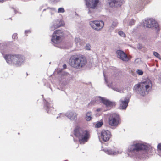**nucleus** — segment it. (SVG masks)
I'll return each instance as SVG.
<instances>
[{"mask_svg":"<svg viewBox=\"0 0 161 161\" xmlns=\"http://www.w3.org/2000/svg\"><path fill=\"white\" fill-rule=\"evenodd\" d=\"M91 26L94 30L100 31L103 27L104 23L102 20H95L91 21L89 23Z\"/></svg>","mask_w":161,"mask_h":161,"instance_id":"obj_10","label":"nucleus"},{"mask_svg":"<svg viewBox=\"0 0 161 161\" xmlns=\"http://www.w3.org/2000/svg\"><path fill=\"white\" fill-rule=\"evenodd\" d=\"M64 75L66 77L65 78L67 79V82L68 83L72 79V77L71 75L68 73H65Z\"/></svg>","mask_w":161,"mask_h":161,"instance_id":"obj_25","label":"nucleus"},{"mask_svg":"<svg viewBox=\"0 0 161 161\" xmlns=\"http://www.w3.org/2000/svg\"><path fill=\"white\" fill-rule=\"evenodd\" d=\"M137 48L138 49L140 50L142 48V44H137Z\"/></svg>","mask_w":161,"mask_h":161,"instance_id":"obj_36","label":"nucleus"},{"mask_svg":"<svg viewBox=\"0 0 161 161\" xmlns=\"http://www.w3.org/2000/svg\"><path fill=\"white\" fill-rule=\"evenodd\" d=\"M64 24V22L62 20H57L54 24L51 26L50 29L51 31H53L55 29L63 26Z\"/></svg>","mask_w":161,"mask_h":161,"instance_id":"obj_17","label":"nucleus"},{"mask_svg":"<svg viewBox=\"0 0 161 161\" xmlns=\"http://www.w3.org/2000/svg\"><path fill=\"white\" fill-rule=\"evenodd\" d=\"M74 135L77 137L80 143H84L87 142L89 138V134L86 130H83L78 126L75 127L74 130Z\"/></svg>","mask_w":161,"mask_h":161,"instance_id":"obj_5","label":"nucleus"},{"mask_svg":"<svg viewBox=\"0 0 161 161\" xmlns=\"http://www.w3.org/2000/svg\"><path fill=\"white\" fill-rule=\"evenodd\" d=\"M147 0H137V2L138 4H139L141 6V8L139 10H141L143 6H142V5H143V3L146 1L147 2Z\"/></svg>","mask_w":161,"mask_h":161,"instance_id":"obj_24","label":"nucleus"},{"mask_svg":"<svg viewBox=\"0 0 161 161\" xmlns=\"http://www.w3.org/2000/svg\"><path fill=\"white\" fill-rule=\"evenodd\" d=\"M149 147L142 142H135L128 147L127 153L130 157L139 158H146L147 156V151Z\"/></svg>","mask_w":161,"mask_h":161,"instance_id":"obj_1","label":"nucleus"},{"mask_svg":"<svg viewBox=\"0 0 161 161\" xmlns=\"http://www.w3.org/2000/svg\"><path fill=\"white\" fill-rule=\"evenodd\" d=\"M87 63L86 58L82 55L74 56L69 59V64L73 68L80 69L84 67Z\"/></svg>","mask_w":161,"mask_h":161,"instance_id":"obj_3","label":"nucleus"},{"mask_svg":"<svg viewBox=\"0 0 161 161\" xmlns=\"http://www.w3.org/2000/svg\"><path fill=\"white\" fill-rule=\"evenodd\" d=\"M153 55L158 58L160 59L161 57L160 54L156 52H153Z\"/></svg>","mask_w":161,"mask_h":161,"instance_id":"obj_28","label":"nucleus"},{"mask_svg":"<svg viewBox=\"0 0 161 161\" xmlns=\"http://www.w3.org/2000/svg\"><path fill=\"white\" fill-rule=\"evenodd\" d=\"M109 125H110V120H109Z\"/></svg>","mask_w":161,"mask_h":161,"instance_id":"obj_45","label":"nucleus"},{"mask_svg":"<svg viewBox=\"0 0 161 161\" xmlns=\"http://www.w3.org/2000/svg\"><path fill=\"white\" fill-rule=\"evenodd\" d=\"M96 100L97 103H102L107 107L110 106L111 105V102L104 97H96Z\"/></svg>","mask_w":161,"mask_h":161,"instance_id":"obj_14","label":"nucleus"},{"mask_svg":"<svg viewBox=\"0 0 161 161\" xmlns=\"http://www.w3.org/2000/svg\"><path fill=\"white\" fill-rule=\"evenodd\" d=\"M103 75L104 77L105 82L107 85V86L110 88V84L108 83V77L106 75V74L104 72L103 73Z\"/></svg>","mask_w":161,"mask_h":161,"instance_id":"obj_21","label":"nucleus"},{"mask_svg":"<svg viewBox=\"0 0 161 161\" xmlns=\"http://www.w3.org/2000/svg\"><path fill=\"white\" fill-rule=\"evenodd\" d=\"M135 21L133 19H125L123 21V24L125 26H131L134 24Z\"/></svg>","mask_w":161,"mask_h":161,"instance_id":"obj_18","label":"nucleus"},{"mask_svg":"<svg viewBox=\"0 0 161 161\" xmlns=\"http://www.w3.org/2000/svg\"><path fill=\"white\" fill-rule=\"evenodd\" d=\"M101 109L99 108H98L97 109V112H98V111H101Z\"/></svg>","mask_w":161,"mask_h":161,"instance_id":"obj_42","label":"nucleus"},{"mask_svg":"<svg viewBox=\"0 0 161 161\" xmlns=\"http://www.w3.org/2000/svg\"><path fill=\"white\" fill-rule=\"evenodd\" d=\"M85 49L87 50H90V46L89 44H87L86 45L85 47Z\"/></svg>","mask_w":161,"mask_h":161,"instance_id":"obj_35","label":"nucleus"},{"mask_svg":"<svg viewBox=\"0 0 161 161\" xmlns=\"http://www.w3.org/2000/svg\"><path fill=\"white\" fill-rule=\"evenodd\" d=\"M129 102V98L128 97L124 99H121L119 101V108L122 110L125 109L128 106Z\"/></svg>","mask_w":161,"mask_h":161,"instance_id":"obj_12","label":"nucleus"},{"mask_svg":"<svg viewBox=\"0 0 161 161\" xmlns=\"http://www.w3.org/2000/svg\"><path fill=\"white\" fill-rule=\"evenodd\" d=\"M143 25L146 27L155 29L157 31L160 30V28L158 23L155 19L152 18L145 20L143 22Z\"/></svg>","mask_w":161,"mask_h":161,"instance_id":"obj_6","label":"nucleus"},{"mask_svg":"<svg viewBox=\"0 0 161 161\" xmlns=\"http://www.w3.org/2000/svg\"><path fill=\"white\" fill-rule=\"evenodd\" d=\"M158 149L161 150V143L159 144L157 146Z\"/></svg>","mask_w":161,"mask_h":161,"instance_id":"obj_38","label":"nucleus"},{"mask_svg":"<svg viewBox=\"0 0 161 161\" xmlns=\"http://www.w3.org/2000/svg\"><path fill=\"white\" fill-rule=\"evenodd\" d=\"M104 152L107 154L110 155V151L107 148H105L103 150Z\"/></svg>","mask_w":161,"mask_h":161,"instance_id":"obj_33","label":"nucleus"},{"mask_svg":"<svg viewBox=\"0 0 161 161\" xmlns=\"http://www.w3.org/2000/svg\"><path fill=\"white\" fill-rule=\"evenodd\" d=\"M60 115H61V116H64V114H60Z\"/></svg>","mask_w":161,"mask_h":161,"instance_id":"obj_44","label":"nucleus"},{"mask_svg":"<svg viewBox=\"0 0 161 161\" xmlns=\"http://www.w3.org/2000/svg\"><path fill=\"white\" fill-rule=\"evenodd\" d=\"M120 119L118 114L115 113L111 114V129H115L120 124Z\"/></svg>","mask_w":161,"mask_h":161,"instance_id":"obj_9","label":"nucleus"},{"mask_svg":"<svg viewBox=\"0 0 161 161\" xmlns=\"http://www.w3.org/2000/svg\"><path fill=\"white\" fill-rule=\"evenodd\" d=\"M65 12L64 9L62 8H59L58 11V13H63Z\"/></svg>","mask_w":161,"mask_h":161,"instance_id":"obj_32","label":"nucleus"},{"mask_svg":"<svg viewBox=\"0 0 161 161\" xmlns=\"http://www.w3.org/2000/svg\"><path fill=\"white\" fill-rule=\"evenodd\" d=\"M62 31L59 30L55 31L52 35L51 41L53 44H57L59 43L63 36Z\"/></svg>","mask_w":161,"mask_h":161,"instance_id":"obj_8","label":"nucleus"},{"mask_svg":"<svg viewBox=\"0 0 161 161\" xmlns=\"http://www.w3.org/2000/svg\"><path fill=\"white\" fill-rule=\"evenodd\" d=\"M137 73L139 75H142L143 74V71L142 70H140V69L137 70Z\"/></svg>","mask_w":161,"mask_h":161,"instance_id":"obj_34","label":"nucleus"},{"mask_svg":"<svg viewBox=\"0 0 161 161\" xmlns=\"http://www.w3.org/2000/svg\"><path fill=\"white\" fill-rule=\"evenodd\" d=\"M30 32V30L25 31V33L26 34V32Z\"/></svg>","mask_w":161,"mask_h":161,"instance_id":"obj_41","label":"nucleus"},{"mask_svg":"<svg viewBox=\"0 0 161 161\" xmlns=\"http://www.w3.org/2000/svg\"><path fill=\"white\" fill-rule=\"evenodd\" d=\"M86 4L87 7L89 8V11L88 14L92 16H92V13L93 10H91L92 9H95L97 8L98 6L100 4V1L99 0H85Z\"/></svg>","mask_w":161,"mask_h":161,"instance_id":"obj_7","label":"nucleus"},{"mask_svg":"<svg viewBox=\"0 0 161 161\" xmlns=\"http://www.w3.org/2000/svg\"><path fill=\"white\" fill-rule=\"evenodd\" d=\"M93 116L92 112L90 111H89L86 112L85 114V120L87 121H89L93 118Z\"/></svg>","mask_w":161,"mask_h":161,"instance_id":"obj_19","label":"nucleus"},{"mask_svg":"<svg viewBox=\"0 0 161 161\" xmlns=\"http://www.w3.org/2000/svg\"><path fill=\"white\" fill-rule=\"evenodd\" d=\"M118 24V22L117 20L114 19L113 20L112 24H111V28H114V27L116 26Z\"/></svg>","mask_w":161,"mask_h":161,"instance_id":"obj_26","label":"nucleus"},{"mask_svg":"<svg viewBox=\"0 0 161 161\" xmlns=\"http://www.w3.org/2000/svg\"><path fill=\"white\" fill-rule=\"evenodd\" d=\"M124 2V0H111V7H120Z\"/></svg>","mask_w":161,"mask_h":161,"instance_id":"obj_16","label":"nucleus"},{"mask_svg":"<svg viewBox=\"0 0 161 161\" xmlns=\"http://www.w3.org/2000/svg\"><path fill=\"white\" fill-rule=\"evenodd\" d=\"M109 5L110 4V2H109Z\"/></svg>","mask_w":161,"mask_h":161,"instance_id":"obj_47","label":"nucleus"},{"mask_svg":"<svg viewBox=\"0 0 161 161\" xmlns=\"http://www.w3.org/2000/svg\"><path fill=\"white\" fill-rule=\"evenodd\" d=\"M45 10V9H44L43 10V11H44Z\"/></svg>","mask_w":161,"mask_h":161,"instance_id":"obj_48","label":"nucleus"},{"mask_svg":"<svg viewBox=\"0 0 161 161\" xmlns=\"http://www.w3.org/2000/svg\"><path fill=\"white\" fill-rule=\"evenodd\" d=\"M17 36V34L16 33L14 34L12 36V37L13 38L15 39Z\"/></svg>","mask_w":161,"mask_h":161,"instance_id":"obj_39","label":"nucleus"},{"mask_svg":"<svg viewBox=\"0 0 161 161\" xmlns=\"http://www.w3.org/2000/svg\"><path fill=\"white\" fill-rule=\"evenodd\" d=\"M65 115L71 120L74 121L76 119L77 114L73 111H69L66 113Z\"/></svg>","mask_w":161,"mask_h":161,"instance_id":"obj_15","label":"nucleus"},{"mask_svg":"<svg viewBox=\"0 0 161 161\" xmlns=\"http://www.w3.org/2000/svg\"><path fill=\"white\" fill-rule=\"evenodd\" d=\"M122 153V151H111V155H116L118 154H120Z\"/></svg>","mask_w":161,"mask_h":161,"instance_id":"obj_29","label":"nucleus"},{"mask_svg":"<svg viewBox=\"0 0 161 161\" xmlns=\"http://www.w3.org/2000/svg\"><path fill=\"white\" fill-rule=\"evenodd\" d=\"M4 1V0H0V2H3Z\"/></svg>","mask_w":161,"mask_h":161,"instance_id":"obj_43","label":"nucleus"},{"mask_svg":"<svg viewBox=\"0 0 161 161\" xmlns=\"http://www.w3.org/2000/svg\"><path fill=\"white\" fill-rule=\"evenodd\" d=\"M45 106L46 110L47 111V112L48 113L50 112V111L49 112L48 109L51 110L53 108L52 104H49L47 102H46V103H45Z\"/></svg>","mask_w":161,"mask_h":161,"instance_id":"obj_20","label":"nucleus"},{"mask_svg":"<svg viewBox=\"0 0 161 161\" xmlns=\"http://www.w3.org/2000/svg\"><path fill=\"white\" fill-rule=\"evenodd\" d=\"M66 67V65L65 64L63 65V68L64 69H65Z\"/></svg>","mask_w":161,"mask_h":161,"instance_id":"obj_40","label":"nucleus"},{"mask_svg":"<svg viewBox=\"0 0 161 161\" xmlns=\"http://www.w3.org/2000/svg\"><path fill=\"white\" fill-rule=\"evenodd\" d=\"M75 41L77 46H78L79 45H81V41L80 38L78 37L75 38Z\"/></svg>","mask_w":161,"mask_h":161,"instance_id":"obj_23","label":"nucleus"},{"mask_svg":"<svg viewBox=\"0 0 161 161\" xmlns=\"http://www.w3.org/2000/svg\"><path fill=\"white\" fill-rule=\"evenodd\" d=\"M152 85L151 81L149 79L135 85L133 90L137 94L144 96L147 94L148 92L152 89Z\"/></svg>","mask_w":161,"mask_h":161,"instance_id":"obj_2","label":"nucleus"},{"mask_svg":"<svg viewBox=\"0 0 161 161\" xmlns=\"http://www.w3.org/2000/svg\"><path fill=\"white\" fill-rule=\"evenodd\" d=\"M47 9L51 13V15L54 14L56 12V9L54 8H47Z\"/></svg>","mask_w":161,"mask_h":161,"instance_id":"obj_22","label":"nucleus"},{"mask_svg":"<svg viewBox=\"0 0 161 161\" xmlns=\"http://www.w3.org/2000/svg\"><path fill=\"white\" fill-rule=\"evenodd\" d=\"M116 53L117 57L124 61L127 62L130 59L131 57L128 56L122 51L117 50Z\"/></svg>","mask_w":161,"mask_h":161,"instance_id":"obj_11","label":"nucleus"},{"mask_svg":"<svg viewBox=\"0 0 161 161\" xmlns=\"http://www.w3.org/2000/svg\"><path fill=\"white\" fill-rule=\"evenodd\" d=\"M116 104V103L114 101H111V108L115 107Z\"/></svg>","mask_w":161,"mask_h":161,"instance_id":"obj_37","label":"nucleus"},{"mask_svg":"<svg viewBox=\"0 0 161 161\" xmlns=\"http://www.w3.org/2000/svg\"><path fill=\"white\" fill-rule=\"evenodd\" d=\"M110 136V131L107 130H102L101 132L100 138L104 142L108 141Z\"/></svg>","mask_w":161,"mask_h":161,"instance_id":"obj_13","label":"nucleus"},{"mask_svg":"<svg viewBox=\"0 0 161 161\" xmlns=\"http://www.w3.org/2000/svg\"><path fill=\"white\" fill-rule=\"evenodd\" d=\"M111 89H112L113 90H114V91H115L117 92H119L120 93L123 92V91L121 89L118 88H116V87H112V88L111 87Z\"/></svg>","mask_w":161,"mask_h":161,"instance_id":"obj_30","label":"nucleus"},{"mask_svg":"<svg viewBox=\"0 0 161 161\" xmlns=\"http://www.w3.org/2000/svg\"><path fill=\"white\" fill-rule=\"evenodd\" d=\"M118 34L121 37H125V35L124 33L122 31H120L118 32Z\"/></svg>","mask_w":161,"mask_h":161,"instance_id":"obj_31","label":"nucleus"},{"mask_svg":"<svg viewBox=\"0 0 161 161\" xmlns=\"http://www.w3.org/2000/svg\"><path fill=\"white\" fill-rule=\"evenodd\" d=\"M4 57L8 64L17 66L20 65L24 60L23 57L19 54L6 55Z\"/></svg>","mask_w":161,"mask_h":161,"instance_id":"obj_4","label":"nucleus"},{"mask_svg":"<svg viewBox=\"0 0 161 161\" xmlns=\"http://www.w3.org/2000/svg\"><path fill=\"white\" fill-rule=\"evenodd\" d=\"M114 68V67H113L112 69L111 68V69H113Z\"/></svg>","mask_w":161,"mask_h":161,"instance_id":"obj_46","label":"nucleus"},{"mask_svg":"<svg viewBox=\"0 0 161 161\" xmlns=\"http://www.w3.org/2000/svg\"><path fill=\"white\" fill-rule=\"evenodd\" d=\"M103 124V123L102 121H99L97 122L95 125V127L96 128H99L101 127Z\"/></svg>","mask_w":161,"mask_h":161,"instance_id":"obj_27","label":"nucleus"}]
</instances>
